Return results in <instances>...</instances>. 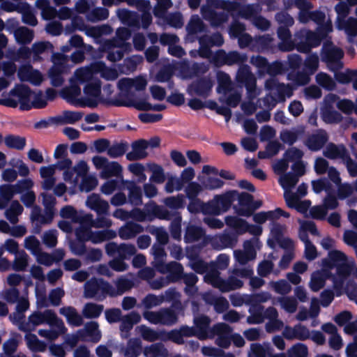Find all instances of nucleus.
I'll list each match as a JSON object with an SVG mask.
<instances>
[{
    "instance_id": "72a5a7b5",
    "label": "nucleus",
    "mask_w": 357,
    "mask_h": 357,
    "mask_svg": "<svg viewBox=\"0 0 357 357\" xmlns=\"http://www.w3.org/2000/svg\"><path fill=\"white\" fill-rule=\"evenodd\" d=\"M60 216L66 220H70L72 222L76 223L77 222H84L86 220L90 218V216H86V213L82 211H77L73 206L67 205L62 207L59 212Z\"/></svg>"
},
{
    "instance_id": "7c9ffc66",
    "label": "nucleus",
    "mask_w": 357,
    "mask_h": 357,
    "mask_svg": "<svg viewBox=\"0 0 357 357\" xmlns=\"http://www.w3.org/2000/svg\"><path fill=\"white\" fill-rule=\"evenodd\" d=\"M328 140V136L324 130H319L308 137L305 145L313 151L320 150Z\"/></svg>"
},
{
    "instance_id": "9b49d317",
    "label": "nucleus",
    "mask_w": 357,
    "mask_h": 357,
    "mask_svg": "<svg viewBox=\"0 0 357 357\" xmlns=\"http://www.w3.org/2000/svg\"><path fill=\"white\" fill-rule=\"evenodd\" d=\"M35 6L40 10L41 16L46 20L54 19L58 17L60 20H66L71 18L73 11L68 7H62L57 10L50 5L49 0H36Z\"/></svg>"
},
{
    "instance_id": "79ce46f5",
    "label": "nucleus",
    "mask_w": 357,
    "mask_h": 357,
    "mask_svg": "<svg viewBox=\"0 0 357 357\" xmlns=\"http://www.w3.org/2000/svg\"><path fill=\"white\" fill-rule=\"evenodd\" d=\"M145 139L135 142L132 145V151L126 154V158L130 161L139 160L147 156Z\"/></svg>"
},
{
    "instance_id": "49530a36",
    "label": "nucleus",
    "mask_w": 357,
    "mask_h": 357,
    "mask_svg": "<svg viewBox=\"0 0 357 357\" xmlns=\"http://www.w3.org/2000/svg\"><path fill=\"white\" fill-rule=\"evenodd\" d=\"M294 49L301 53L310 52V46L307 44V30L301 29L294 33L292 40Z\"/></svg>"
},
{
    "instance_id": "423d86ee",
    "label": "nucleus",
    "mask_w": 357,
    "mask_h": 357,
    "mask_svg": "<svg viewBox=\"0 0 357 357\" xmlns=\"http://www.w3.org/2000/svg\"><path fill=\"white\" fill-rule=\"evenodd\" d=\"M264 87L269 93L264 98V105L273 108L278 102H284L293 95V88L289 84L280 82L277 79H268Z\"/></svg>"
},
{
    "instance_id": "5fc2aeb1",
    "label": "nucleus",
    "mask_w": 357,
    "mask_h": 357,
    "mask_svg": "<svg viewBox=\"0 0 357 357\" xmlns=\"http://www.w3.org/2000/svg\"><path fill=\"white\" fill-rule=\"evenodd\" d=\"M146 357H167L168 351L162 343H155L144 349Z\"/></svg>"
},
{
    "instance_id": "864d4df0",
    "label": "nucleus",
    "mask_w": 357,
    "mask_h": 357,
    "mask_svg": "<svg viewBox=\"0 0 357 357\" xmlns=\"http://www.w3.org/2000/svg\"><path fill=\"white\" fill-rule=\"evenodd\" d=\"M202 298L206 303L213 304L215 311L219 313L224 312L229 307L227 299L222 297L214 298L209 292L203 294Z\"/></svg>"
},
{
    "instance_id": "f3484780",
    "label": "nucleus",
    "mask_w": 357,
    "mask_h": 357,
    "mask_svg": "<svg viewBox=\"0 0 357 357\" xmlns=\"http://www.w3.org/2000/svg\"><path fill=\"white\" fill-rule=\"evenodd\" d=\"M47 324L51 327L50 329H40L38 331V335L48 340L53 341L56 340L61 335L65 334L67 328L62 319L59 318L57 315L55 319L49 321Z\"/></svg>"
},
{
    "instance_id": "6ab92c4d",
    "label": "nucleus",
    "mask_w": 357,
    "mask_h": 357,
    "mask_svg": "<svg viewBox=\"0 0 357 357\" xmlns=\"http://www.w3.org/2000/svg\"><path fill=\"white\" fill-rule=\"evenodd\" d=\"M213 335H217L215 343L219 347L227 348L231 343V329L229 325L220 323L215 325L211 329Z\"/></svg>"
},
{
    "instance_id": "412c9836",
    "label": "nucleus",
    "mask_w": 357,
    "mask_h": 357,
    "mask_svg": "<svg viewBox=\"0 0 357 357\" xmlns=\"http://www.w3.org/2000/svg\"><path fill=\"white\" fill-rule=\"evenodd\" d=\"M120 45L116 40H105L100 43L99 52H107V59L109 61L116 62L120 61L124 55L122 50L116 49Z\"/></svg>"
},
{
    "instance_id": "1a4fd4ad",
    "label": "nucleus",
    "mask_w": 357,
    "mask_h": 357,
    "mask_svg": "<svg viewBox=\"0 0 357 357\" xmlns=\"http://www.w3.org/2000/svg\"><path fill=\"white\" fill-rule=\"evenodd\" d=\"M143 317L154 325L172 326L178 321V315L172 307H162L156 311L144 310Z\"/></svg>"
},
{
    "instance_id": "4c0bfd02",
    "label": "nucleus",
    "mask_w": 357,
    "mask_h": 357,
    "mask_svg": "<svg viewBox=\"0 0 357 357\" xmlns=\"http://www.w3.org/2000/svg\"><path fill=\"white\" fill-rule=\"evenodd\" d=\"M331 275L329 269L323 268L314 272L311 275L309 287L313 291H318L324 287L325 281Z\"/></svg>"
},
{
    "instance_id": "2f4dec72",
    "label": "nucleus",
    "mask_w": 357,
    "mask_h": 357,
    "mask_svg": "<svg viewBox=\"0 0 357 357\" xmlns=\"http://www.w3.org/2000/svg\"><path fill=\"white\" fill-rule=\"evenodd\" d=\"M143 231L144 227L141 225L130 221L121 226L117 234L122 240H130L136 237Z\"/></svg>"
},
{
    "instance_id": "bf43d9fd",
    "label": "nucleus",
    "mask_w": 357,
    "mask_h": 357,
    "mask_svg": "<svg viewBox=\"0 0 357 357\" xmlns=\"http://www.w3.org/2000/svg\"><path fill=\"white\" fill-rule=\"evenodd\" d=\"M127 188L128 190V202L136 206L142 205L143 202L141 188L135 185L134 183H132Z\"/></svg>"
},
{
    "instance_id": "a878e982",
    "label": "nucleus",
    "mask_w": 357,
    "mask_h": 357,
    "mask_svg": "<svg viewBox=\"0 0 357 357\" xmlns=\"http://www.w3.org/2000/svg\"><path fill=\"white\" fill-rule=\"evenodd\" d=\"M158 271L162 274L169 273L167 278L171 282H176L182 279L183 268L180 263L170 261L161 266Z\"/></svg>"
},
{
    "instance_id": "37998d69",
    "label": "nucleus",
    "mask_w": 357,
    "mask_h": 357,
    "mask_svg": "<svg viewBox=\"0 0 357 357\" xmlns=\"http://www.w3.org/2000/svg\"><path fill=\"white\" fill-rule=\"evenodd\" d=\"M144 211L146 212V214L151 217L152 220L155 218L162 220H170L171 218V214L167 209L153 202H150L145 205Z\"/></svg>"
},
{
    "instance_id": "5701e85b",
    "label": "nucleus",
    "mask_w": 357,
    "mask_h": 357,
    "mask_svg": "<svg viewBox=\"0 0 357 357\" xmlns=\"http://www.w3.org/2000/svg\"><path fill=\"white\" fill-rule=\"evenodd\" d=\"M282 335L288 340L303 341L310 337V331L306 326L298 324L293 327L286 326L282 331Z\"/></svg>"
},
{
    "instance_id": "c9c22d12",
    "label": "nucleus",
    "mask_w": 357,
    "mask_h": 357,
    "mask_svg": "<svg viewBox=\"0 0 357 357\" xmlns=\"http://www.w3.org/2000/svg\"><path fill=\"white\" fill-rule=\"evenodd\" d=\"M259 12V7L254 5H247V19H250L252 24L257 28L266 31L270 26V22L261 16H255Z\"/></svg>"
},
{
    "instance_id": "39448f33",
    "label": "nucleus",
    "mask_w": 357,
    "mask_h": 357,
    "mask_svg": "<svg viewBox=\"0 0 357 357\" xmlns=\"http://www.w3.org/2000/svg\"><path fill=\"white\" fill-rule=\"evenodd\" d=\"M245 277V268L236 266L227 280L222 279L218 271L211 270L205 275L204 281L222 292H227L241 287L243 285L242 279Z\"/></svg>"
},
{
    "instance_id": "ea45409f",
    "label": "nucleus",
    "mask_w": 357,
    "mask_h": 357,
    "mask_svg": "<svg viewBox=\"0 0 357 357\" xmlns=\"http://www.w3.org/2000/svg\"><path fill=\"white\" fill-rule=\"evenodd\" d=\"M84 114L77 111H64L57 116L51 119L52 123L57 124H74L83 117Z\"/></svg>"
},
{
    "instance_id": "ddd939ff",
    "label": "nucleus",
    "mask_w": 357,
    "mask_h": 357,
    "mask_svg": "<svg viewBox=\"0 0 357 357\" xmlns=\"http://www.w3.org/2000/svg\"><path fill=\"white\" fill-rule=\"evenodd\" d=\"M83 107H95L101 100V81L99 79L86 84L83 89Z\"/></svg>"
},
{
    "instance_id": "c85d7f7f",
    "label": "nucleus",
    "mask_w": 357,
    "mask_h": 357,
    "mask_svg": "<svg viewBox=\"0 0 357 357\" xmlns=\"http://www.w3.org/2000/svg\"><path fill=\"white\" fill-rule=\"evenodd\" d=\"M78 31H84V33L96 39H98L103 35H109L112 32V29L108 24H102L99 26H86L84 24H82L80 26H77Z\"/></svg>"
},
{
    "instance_id": "8fccbe9b",
    "label": "nucleus",
    "mask_w": 357,
    "mask_h": 357,
    "mask_svg": "<svg viewBox=\"0 0 357 357\" xmlns=\"http://www.w3.org/2000/svg\"><path fill=\"white\" fill-rule=\"evenodd\" d=\"M338 29H344L347 35L349 36V40L351 41V38L357 36V19L354 17H349L342 20L337 25Z\"/></svg>"
},
{
    "instance_id": "13d9d810",
    "label": "nucleus",
    "mask_w": 357,
    "mask_h": 357,
    "mask_svg": "<svg viewBox=\"0 0 357 357\" xmlns=\"http://www.w3.org/2000/svg\"><path fill=\"white\" fill-rule=\"evenodd\" d=\"M151 253L153 255L154 261L153 266L158 270L161 266L165 264L167 253L162 245L154 244L151 248Z\"/></svg>"
},
{
    "instance_id": "338daca9",
    "label": "nucleus",
    "mask_w": 357,
    "mask_h": 357,
    "mask_svg": "<svg viewBox=\"0 0 357 357\" xmlns=\"http://www.w3.org/2000/svg\"><path fill=\"white\" fill-rule=\"evenodd\" d=\"M22 14V22L30 26H36L38 20L33 13L31 6L28 3H22L21 8L18 12Z\"/></svg>"
},
{
    "instance_id": "58836bf2",
    "label": "nucleus",
    "mask_w": 357,
    "mask_h": 357,
    "mask_svg": "<svg viewBox=\"0 0 357 357\" xmlns=\"http://www.w3.org/2000/svg\"><path fill=\"white\" fill-rule=\"evenodd\" d=\"M205 240H208L211 245L217 250L232 246L234 242L233 236L227 232L212 237L208 236V238H205Z\"/></svg>"
},
{
    "instance_id": "09e8293b",
    "label": "nucleus",
    "mask_w": 357,
    "mask_h": 357,
    "mask_svg": "<svg viewBox=\"0 0 357 357\" xmlns=\"http://www.w3.org/2000/svg\"><path fill=\"white\" fill-rule=\"evenodd\" d=\"M337 274L340 278V284H342V280L349 276L351 273L357 272V268L355 265L354 259L349 258L345 261L338 264L336 266Z\"/></svg>"
},
{
    "instance_id": "b1692460",
    "label": "nucleus",
    "mask_w": 357,
    "mask_h": 357,
    "mask_svg": "<svg viewBox=\"0 0 357 357\" xmlns=\"http://www.w3.org/2000/svg\"><path fill=\"white\" fill-rule=\"evenodd\" d=\"M96 73L91 67V63L77 68L70 79L73 83L78 84H88L98 79L95 77Z\"/></svg>"
},
{
    "instance_id": "0e129e2a",
    "label": "nucleus",
    "mask_w": 357,
    "mask_h": 357,
    "mask_svg": "<svg viewBox=\"0 0 357 357\" xmlns=\"http://www.w3.org/2000/svg\"><path fill=\"white\" fill-rule=\"evenodd\" d=\"M321 116L326 123H339L342 121V115L334 108H321Z\"/></svg>"
},
{
    "instance_id": "20e7f679",
    "label": "nucleus",
    "mask_w": 357,
    "mask_h": 357,
    "mask_svg": "<svg viewBox=\"0 0 357 357\" xmlns=\"http://www.w3.org/2000/svg\"><path fill=\"white\" fill-rule=\"evenodd\" d=\"M234 8V3L231 2L224 0H206L200 8V13L212 26H219L228 20V11Z\"/></svg>"
},
{
    "instance_id": "69168bd1",
    "label": "nucleus",
    "mask_w": 357,
    "mask_h": 357,
    "mask_svg": "<svg viewBox=\"0 0 357 357\" xmlns=\"http://www.w3.org/2000/svg\"><path fill=\"white\" fill-rule=\"evenodd\" d=\"M135 331L141 335V337L146 341L154 342L160 339V333L153 328L146 326L140 325L135 328Z\"/></svg>"
},
{
    "instance_id": "f257e3e1",
    "label": "nucleus",
    "mask_w": 357,
    "mask_h": 357,
    "mask_svg": "<svg viewBox=\"0 0 357 357\" xmlns=\"http://www.w3.org/2000/svg\"><path fill=\"white\" fill-rule=\"evenodd\" d=\"M213 199L220 209V214L226 212L233 204L238 216H227L225 218V222L237 233H243L245 231V222L238 216L245 215V193L231 190L221 195H216Z\"/></svg>"
},
{
    "instance_id": "de8ad7c7",
    "label": "nucleus",
    "mask_w": 357,
    "mask_h": 357,
    "mask_svg": "<svg viewBox=\"0 0 357 357\" xmlns=\"http://www.w3.org/2000/svg\"><path fill=\"white\" fill-rule=\"evenodd\" d=\"M116 14L123 24L133 27L139 26V17L136 13L123 8L117 10Z\"/></svg>"
},
{
    "instance_id": "0eeeda50",
    "label": "nucleus",
    "mask_w": 357,
    "mask_h": 357,
    "mask_svg": "<svg viewBox=\"0 0 357 357\" xmlns=\"http://www.w3.org/2000/svg\"><path fill=\"white\" fill-rule=\"evenodd\" d=\"M107 295L116 296V289L102 279L91 278L84 286V296L102 301Z\"/></svg>"
},
{
    "instance_id": "dca6fc26",
    "label": "nucleus",
    "mask_w": 357,
    "mask_h": 357,
    "mask_svg": "<svg viewBox=\"0 0 357 357\" xmlns=\"http://www.w3.org/2000/svg\"><path fill=\"white\" fill-rule=\"evenodd\" d=\"M247 232L254 236L250 240L247 241V261H248L254 259L257 255V250L260 249L261 243L259 236L262 233V227L259 225L247 224Z\"/></svg>"
},
{
    "instance_id": "f8f14e48",
    "label": "nucleus",
    "mask_w": 357,
    "mask_h": 357,
    "mask_svg": "<svg viewBox=\"0 0 357 357\" xmlns=\"http://www.w3.org/2000/svg\"><path fill=\"white\" fill-rule=\"evenodd\" d=\"M56 314L52 310H45L43 312L35 311L29 317L26 323L20 324V330L24 332H31L40 325L47 324L55 319Z\"/></svg>"
},
{
    "instance_id": "4be33fe9",
    "label": "nucleus",
    "mask_w": 357,
    "mask_h": 357,
    "mask_svg": "<svg viewBox=\"0 0 357 357\" xmlns=\"http://www.w3.org/2000/svg\"><path fill=\"white\" fill-rule=\"evenodd\" d=\"M247 99H249V102H247V115L252 114L256 110V106L252 102L260 94V89L257 88L256 79L254 75L248 72L247 69Z\"/></svg>"
},
{
    "instance_id": "4468645a",
    "label": "nucleus",
    "mask_w": 357,
    "mask_h": 357,
    "mask_svg": "<svg viewBox=\"0 0 357 357\" xmlns=\"http://www.w3.org/2000/svg\"><path fill=\"white\" fill-rule=\"evenodd\" d=\"M199 54L203 58L211 56V47L213 46L220 47L224 43L222 36L219 33L213 35H204L199 38Z\"/></svg>"
},
{
    "instance_id": "603ef678",
    "label": "nucleus",
    "mask_w": 357,
    "mask_h": 357,
    "mask_svg": "<svg viewBox=\"0 0 357 357\" xmlns=\"http://www.w3.org/2000/svg\"><path fill=\"white\" fill-rule=\"evenodd\" d=\"M24 336L28 348L34 352H43L46 349V344L40 340L34 334L26 332Z\"/></svg>"
},
{
    "instance_id": "473e14b6",
    "label": "nucleus",
    "mask_w": 357,
    "mask_h": 357,
    "mask_svg": "<svg viewBox=\"0 0 357 357\" xmlns=\"http://www.w3.org/2000/svg\"><path fill=\"white\" fill-rule=\"evenodd\" d=\"M142 318L137 312H132L130 314L123 316L121 319L120 331L123 338H128L129 332L132 328L133 325L140 322Z\"/></svg>"
},
{
    "instance_id": "f03ea898",
    "label": "nucleus",
    "mask_w": 357,
    "mask_h": 357,
    "mask_svg": "<svg viewBox=\"0 0 357 357\" xmlns=\"http://www.w3.org/2000/svg\"><path fill=\"white\" fill-rule=\"evenodd\" d=\"M10 95L17 99L8 98L7 105L10 107H16L18 103L22 110H29L32 107L43 108L47 104V100L42 91L37 93L31 91L28 86L17 84L10 91Z\"/></svg>"
},
{
    "instance_id": "bb28decb",
    "label": "nucleus",
    "mask_w": 357,
    "mask_h": 357,
    "mask_svg": "<svg viewBox=\"0 0 357 357\" xmlns=\"http://www.w3.org/2000/svg\"><path fill=\"white\" fill-rule=\"evenodd\" d=\"M86 206L90 209L96 211L98 215L107 214L109 205V203L102 199L98 194L90 195L86 200Z\"/></svg>"
},
{
    "instance_id": "4d7b16f0",
    "label": "nucleus",
    "mask_w": 357,
    "mask_h": 357,
    "mask_svg": "<svg viewBox=\"0 0 357 357\" xmlns=\"http://www.w3.org/2000/svg\"><path fill=\"white\" fill-rule=\"evenodd\" d=\"M23 212V207L17 200L13 201L5 211L6 218L12 224L18 222V216Z\"/></svg>"
},
{
    "instance_id": "c756f323",
    "label": "nucleus",
    "mask_w": 357,
    "mask_h": 357,
    "mask_svg": "<svg viewBox=\"0 0 357 357\" xmlns=\"http://www.w3.org/2000/svg\"><path fill=\"white\" fill-rule=\"evenodd\" d=\"M91 67L96 73L107 81H114L119 77V73L115 68L107 66L103 61L91 63Z\"/></svg>"
},
{
    "instance_id": "e2e57ef3",
    "label": "nucleus",
    "mask_w": 357,
    "mask_h": 357,
    "mask_svg": "<svg viewBox=\"0 0 357 357\" xmlns=\"http://www.w3.org/2000/svg\"><path fill=\"white\" fill-rule=\"evenodd\" d=\"M142 352V341L139 338H132L128 342L123 351L125 357H137Z\"/></svg>"
},
{
    "instance_id": "f704fd0d",
    "label": "nucleus",
    "mask_w": 357,
    "mask_h": 357,
    "mask_svg": "<svg viewBox=\"0 0 357 357\" xmlns=\"http://www.w3.org/2000/svg\"><path fill=\"white\" fill-rule=\"evenodd\" d=\"M349 153L344 144H328L324 149L323 154L331 160L341 159L343 160Z\"/></svg>"
},
{
    "instance_id": "7ed1b4c3",
    "label": "nucleus",
    "mask_w": 357,
    "mask_h": 357,
    "mask_svg": "<svg viewBox=\"0 0 357 357\" xmlns=\"http://www.w3.org/2000/svg\"><path fill=\"white\" fill-rule=\"evenodd\" d=\"M148 84L146 75H140L133 78L123 77L117 82L119 90V105L136 107L141 100L136 98V92L144 91Z\"/></svg>"
},
{
    "instance_id": "e433bc0d",
    "label": "nucleus",
    "mask_w": 357,
    "mask_h": 357,
    "mask_svg": "<svg viewBox=\"0 0 357 357\" xmlns=\"http://www.w3.org/2000/svg\"><path fill=\"white\" fill-rule=\"evenodd\" d=\"M287 27L280 26L278 29V36L281 40V42L278 43V48L282 52H290L294 50L291 33Z\"/></svg>"
},
{
    "instance_id": "2eb2a0df",
    "label": "nucleus",
    "mask_w": 357,
    "mask_h": 357,
    "mask_svg": "<svg viewBox=\"0 0 357 357\" xmlns=\"http://www.w3.org/2000/svg\"><path fill=\"white\" fill-rule=\"evenodd\" d=\"M105 249L108 256H116L124 259H129L137 252L135 246L130 243L117 244L115 242H110L105 245Z\"/></svg>"
},
{
    "instance_id": "a211bd4d",
    "label": "nucleus",
    "mask_w": 357,
    "mask_h": 357,
    "mask_svg": "<svg viewBox=\"0 0 357 357\" xmlns=\"http://www.w3.org/2000/svg\"><path fill=\"white\" fill-rule=\"evenodd\" d=\"M17 77L22 82H28L39 86L43 81V75L30 64L22 65L17 70Z\"/></svg>"
},
{
    "instance_id": "aec40b11",
    "label": "nucleus",
    "mask_w": 357,
    "mask_h": 357,
    "mask_svg": "<svg viewBox=\"0 0 357 357\" xmlns=\"http://www.w3.org/2000/svg\"><path fill=\"white\" fill-rule=\"evenodd\" d=\"M70 86L64 87L61 96L69 103L75 106L83 107V97L81 96V88L77 83L70 81Z\"/></svg>"
},
{
    "instance_id": "774afa93",
    "label": "nucleus",
    "mask_w": 357,
    "mask_h": 357,
    "mask_svg": "<svg viewBox=\"0 0 357 357\" xmlns=\"http://www.w3.org/2000/svg\"><path fill=\"white\" fill-rule=\"evenodd\" d=\"M109 17V10L102 7H98L91 9L86 15V18L89 22H97L107 19Z\"/></svg>"
},
{
    "instance_id": "052dcab7",
    "label": "nucleus",
    "mask_w": 357,
    "mask_h": 357,
    "mask_svg": "<svg viewBox=\"0 0 357 357\" xmlns=\"http://www.w3.org/2000/svg\"><path fill=\"white\" fill-rule=\"evenodd\" d=\"M317 84L327 91H333L336 88L335 80L328 74L324 72L317 73L315 76Z\"/></svg>"
},
{
    "instance_id": "cd10ccee",
    "label": "nucleus",
    "mask_w": 357,
    "mask_h": 357,
    "mask_svg": "<svg viewBox=\"0 0 357 357\" xmlns=\"http://www.w3.org/2000/svg\"><path fill=\"white\" fill-rule=\"evenodd\" d=\"M244 61L245 56L236 51L227 53V65L232 66L236 64L239 66V69L236 74V79L241 84L245 82V67L243 65Z\"/></svg>"
},
{
    "instance_id": "680f3d73",
    "label": "nucleus",
    "mask_w": 357,
    "mask_h": 357,
    "mask_svg": "<svg viewBox=\"0 0 357 357\" xmlns=\"http://www.w3.org/2000/svg\"><path fill=\"white\" fill-rule=\"evenodd\" d=\"M311 74L305 70H298L292 72L288 74L287 79L294 82L298 86H303L307 84L310 82Z\"/></svg>"
},
{
    "instance_id": "c03bdc74",
    "label": "nucleus",
    "mask_w": 357,
    "mask_h": 357,
    "mask_svg": "<svg viewBox=\"0 0 357 357\" xmlns=\"http://www.w3.org/2000/svg\"><path fill=\"white\" fill-rule=\"evenodd\" d=\"M59 313L66 317L68 324L73 326H79L83 323L82 316L77 310L72 306L63 307L59 309Z\"/></svg>"
},
{
    "instance_id": "6e6552de",
    "label": "nucleus",
    "mask_w": 357,
    "mask_h": 357,
    "mask_svg": "<svg viewBox=\"0 0 357 357\" xmlns=\"http://www.w3.org/2000/svg\"><path fill=\"white\" fill-rule=\"evenodd\" d=\"M321 56L331 71L336 73L343 68L344 64L342 60L344 56V51L332 42L327 41L324 44Z\"/></svg>"
},
{
    "instance_id": "3c124183",
    "label": "nucleus",
    "mask_w": 357,
    "mask_h": 357,
    "mask_svg": "<svg viewBox=\"0 0 357 357\" xmlns=\"http://www.w3.org/2000/svg\"><path fill=\"white\" fill-rule=\"evenodd\" d=\"M204 238L205 242H208V240H205L207 238L204 236V230L197 226L189 225L185 231L184 236V240L186 243H192Z\"/></svg>"
},
{
    "instance_id": "a19ab883",
    "label": "nucleus",
    "mask_w": 357,
    "mask_h": 357,
    "mask_svg": "<svg viewBox=\"0 0 357 357\" xmlns=\"http://www.w3.org/2000/svg\"><path fill=\"white\" fill-rule=\"evenodd\" d=\"M195 329L197 332V337L199 340H206L208 337H212L213 335H209L211 333V330H208L210 319L206 316H199L195 317L194 319Z\"/></svg>"
},
{
    "instance_id": "a18cd8bd",
    "label": "nucleus",
    "mask_w": 357,
    "mask_h": 357,
    "mask_svg": "<svg viewBox=\"0 0 357 357\" xmlns=\"http://www.w3.org/2000/svg\"><path fill=\"white\" fill-rule=\"evenodd\" d=\"M117 236L116 231L112 229H105L93 231L91 230L90 236L88 237V241L94 244H99L105 241L114 239Z\"/></svg>"
},
{
    "instance_id": "9d476101",
    "label": "nucleus",
    "mask_w": 357,
    "mask_h": 357,
    "mask_svg": "<svg viewBox=\"0 0 357 357\" xmlns=\"http://www.w3.org/2000/svg\"><path fill=\"white\" fill-rule=\"evenodd\" d=\"M52 59L54 65L49 72L51 84L56 87L60 86L64 82L63 74L67 71L68 56L62 53H54Z\"/></svg>"
},
{
    "instance_id": "6e6d98bb",
    "label": "nucleus",
    "mask_w": 357,
    "mask_h": 357,
    "mask_svg": "<svg viewBox=\"0 0 357 357\" xmlns=\"http://www.w3.org/2000/svg\"><path fill=\"white\" fill-rule=\"evenodd\" d=\"M122 169V166L119 162L108 160L103 171L100 172V176L102 178H108L112 176L119 177L121 175Z\"/></svg>"
},
{
    "instance_id": "393cba45",
    "label": "nucleus",
    "mask_w": 357,
    "mask_h": 357,
    "mask_svg": "<svg viewBox=\"0 0 357 357\" xmlns=\"http://www.w3.org/2000/svg\"><path fill=\"white\" fill-rule=\"evenodd\" d=\"M213 86V83L211 78L204 77L192 83L188 91L190 93L206 98L209 96Z\"/></svg>"
}]
</instances>
